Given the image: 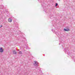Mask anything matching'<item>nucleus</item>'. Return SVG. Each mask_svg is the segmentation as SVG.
Listing matches in <instances>:
<instances>
[{
  "instance_id": "1",
  "label": "nucleus",
  "mask_w": 75,
  "mask_h": 75,
  "mask_svg": "<svg viewBox=\"0 0 75 75\" xmlns=\"http://www.w3.org/2000/svg\"><path fill=\"white\" fill-rule=\"evenodd\" d=\"M34 65L35 67H38V63L37 62V61H34V63L33 64Z\"/></svg>"
},
{
  "instance_id": "2",
  "label": "nucleus",
  "mask_w": 75,
  "mask_h": 75,
  "mask_svg": "<svg viewBox=\"0 0 75 75\" xmlns=\"http://www.w3.org/2000/svg\"><path fill=\"white\" fill-rule=\"evenodd\" d=\"M4 50L2 47H0V52L1 53L3 52Z\"/></svg>"
},
{
  "instance_id": "3",
  "label": "nucleus",
  "mask_w": 75,
  "mask_h": 75,
  "mask_svg": "<svg viewBox=\"0 0 75 75\" xmlns=\"http://www.w3.org/2000/svg\"><path fill=\"white\" fill-rule=\"evenodd\" d=\"M13 54H17V52L16 51V50H13Z\"/></svg>"
},
{
  "instance_id": "4",
  "label": "nucleus",
  "mask_w": 75,
  "mask_h": 75,
  "mask_svg": "<svg viewBox=\"0 0 75 75\" xmlns=\"http://www.w3.org/2000/svg\"><path fill=\"white\" fill-rule=\"evenodd\" d=\"M8 21L10 23H11V22L12 21V19L11 18H9L8 19Z\"/></svg>"
},
{
  "instance_id": "5",
  "label": "nucleus",
  "mask_w": 75,
  "mask_h": 75,
  "mask_svg": "<svg viewBox=\"0 0 75 75\" xmlns=\"http://www.w3.org/2000/svg\"><path fill=\"white\" fill-rule=\"evenodd\" d=\"M19 54H23V53H22V52L21 51H20L19 52Z\"/></svg>"
},
{
  "instance_id": "6",
  "label": "nucleus",
  "mask_w": 75,
  "mask_h": 75,
  "mask_svg": "<svg viewBox=\"0 0 75 75\" xmlns=\"http://www.w3.org/2000/svg\"><path fill=\"white\" fill-rule=\"evenodd\" d=\"M70 31V30L67 29L66 30V31Z\"/></svg>"
},
{
  "instance_id": "7",
  "label": "nucleus",
  "mask_w": 75,
  "mask_h": 75,
  "mask_svg": "<svg viewBox=\"0 0 75 75\" xmlns=\"http://www.w3.org/2000/svg\"><path fill=\"white\" fill-rule=\"evenodd\" d=\"M64 31H67V29H65V28H64Z\"/></svg>"
},
{
  "instance_id": "8",
  "label": "nucleus",
  "mask_w": 75,
  "mask_h": 75,
  "mask_svg": "<svg viewBox=\"0 0 75 75\" xmlns=\"http://www.w3.org/2000/svg\"><path fill=\"white\" fill-rule=\"evenodd\" d=\"M55 6H58V4L56 3Z\"/></svg>"
},
{
  "instance_id": "9",
  "label": "nucleus",
  "mask_w": 75,
  "mask_h": 75,
  "mask_svg": "<svg viewBox=\"0 0 75 75\" xmlns=\"http://www.w3.org/2000/svg\"><path fill=\"white\" fill-rule=\"evenodd\" d=\"M2 26H2V25H1V27H2Z\"/></svg>"
},
{
  "instance_id": "10",
  "label": "nucleus",
  "mask_w": 75,
  "mask_h": 75,
  "mask_svg": "<svg viewBox=\"0 0 75 75\" xmlns=\"http://www.w3.org/2000/svg\"><path fill=\"white\" fill-rule=\"evenodd\" d=\"M52 31H53V30L52 29Z\"/></svg>"
},
{
  "instance_id": "11",
  "label": "nucleus",
  "mask_w": 75,
  "mask_h": 75,
  "mask_svg": "<svg viewBox=\"0 0 75 75\" xmlns=\"http://www.w3.org/2000/svg\"><path fill=\"white\" fill-rule=\"evenodd\" d=\"M59 45H60V43H59Z\"/></svg>"
},
{
  "instance_id": "12",
  "label": "nucleus",
  "mask_w": 75,
  "mask_h": 75,
  "mask_svg": "<svg viewBox=\"0 0 75 75\" xmlns=\"http://www.w3.org/2000/svg\"><path fill=\"white\" fill-rule=\"evenodd\" d=\"M1 28V27H0V28Z\"/></svg>"
},
{
  "instance_id": "13",
  "label": "nucleus",
  "mask_w": 75,
  "mask_h": 75,
  "mask_svg": "<svg viewBox=\"0 0 75 75\" xmlns=\"http://www.w3.org/2000/svg\"><path fill=\"white\" fill-rule=\"evenodd\" d=\"M18 51H19V50H18Z\"/></svg>"
}]
</instances>
